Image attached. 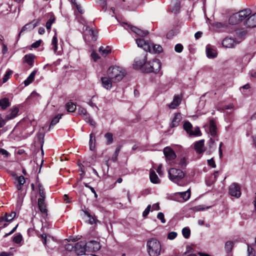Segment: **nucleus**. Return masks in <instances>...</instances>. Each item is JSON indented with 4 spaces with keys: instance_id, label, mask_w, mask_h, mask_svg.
Wrapping results in <instances>:
<instances>
[{
    "instance_id": "ea45409f",
    "label": "nucleus",
    "mask_w": 256,
    "mask_h": 256,
    "mask_svg": "<svg viewBox=\"0 0 256 256\" xmlns=\"http://www.w3.org/2000/svg\"><path fill=\"white\" fill-rule=\"evenodd\" d=\"M38 187L39 195L40 196V198L45 199L46 193L44 192V188L42 184H38Z\"/></svg>"
},
{
    "instance_id": "bf43d9fd",
    "label": "nucleus",
    "mask_w": 256,
    "mask_h": 256,
    "mask_svg": "<svg viewBox=\"0 0 256 256\" xmlns=\"http://www.w3.org/2000/svg\"><path fill=\"white\" fill-rule=\"evenodd\" d=\"M210 207H206L205 208L204 206H198L196 207H195V210L196 211H201V210H205L208 209Z\"/></svg>"
},
{
    "instance_id": "4468645a",
    "label": "nucleus",
    "mask_w": 256,
    "mask_h": 256,
    "mask_svg": "<svg viewBox=\"0 0 256 256\" xmlns=\"http://www.w3.org/2000/svg\"><path fill=\"white\" fill-rule=\"evenodd\" d=\"M136 43L138 47L142 48L145 51L150 49V42L146 41L142 38L136 40Z\"/></svg>"
},
{
    "instance_id": "a19ab883",
    "label": "nucleus",
    "mask_w": 256,
    "mask_h": 256,
    "mask_svg": "<svg viewBox=\"0 0 256 256\" xmlns=\"http://www.w3.org/2000/svg\"><path fill=\"white\" fill-rule=\"evenodd\" d=\"M88 32L92 37V39L94 41L96 40L98 37V32L92 28L88 30Z\"/></svg>"
},
{
    "instance_id": "c03bdc74",
    "label": "nucleus",
    "mask_w": 256,
    "mask_h": 256,
    "mask_svg": "<svg viewBox=\"0 0 256 256\" xmlns=\"http://www.w3.org/2000/svg\"><path fill=\"white\" fill-rule=\"evenodd\" d=\"M182 233L183 236L186 238H188L190 236V230L189 228H184L182 230Z\"/></svg>"
},
{
    "instance_id": "774afa93",
    "label": "nucleus",
    "mask_w": 256,
    "mask_h": 256,
    "mask_svg": "<svg viewBox=\"0 0 256 256\" xmlns=\"http://www.w3.org/2000/svg\"><path fill=\"white\" fill-rule=\"evenodd\" d=\"M76 7V9L78 10V11L80 14H82L84 13V11H83V10L82 9V7L80 6L78 4L75 2H74Z\"/></svg>"
},
{
    "instance_id": "6ab92c4d",
    "label": "nucleus",
    "mask_w": 256,
    "mask_h": 256,
    "mask_svg": "<svg viewBox=\"0 0 256 256\" xmlns=\"http://www.w3.org/2000/svg\"><path fill=\"white\" fill-rule=\"evenodd\" d=\"M194 148L198 153H203L206 150L204 146V140H202L196 142L194 144Z\"/></svg>"
},
{
    "instance_id": "39448f33",
    "label": "nucleus",
    "mask_w": 256,
    "mask_h": 256,
    "mask_svg": "<svg viewBox=\"0 0 256 256\" xmlns=\"http://www.w3.org/2000/svg\"><path fill=\"white\" fill-rule=\"evenodd\" d=\"M184 130L190 136H200V130L198 127H196L192 130V125L189 122H186L183 126Z\"/></svg>"
},
{
    "instance_id": "864d4df0",
    "label": "nucleus",
    "mask_w": 256,
    "mask_h": 256,
    "mask_svg": "<svg viewBox=\"0 0 256 256\" xmlns=\"http://www.w3.org/2000/svg\"><path fill=\"white\" fill-rule=\"evenodd\" d=\"M183 50V46L182 44H176L174 47V50L177 52H180Z\"/></svg>"
},
{
    "instance_id": "8fccbe9b",
    "label": "nucleus",
    "mask_w": 256,
    "mask_h": 256,
    "mask_svg": "<svg viewBox=\"0 0 256 256\" xmlns=\"http://www.w3.org/2000/svg\"><path fill=\"white\" fill-rule=\"evenodd\" d=\"M187 164L186 160L185 158H180L179 162V166L181 168H184L186 166Z\"/></svg>"
},
{
    "instance_id": "de8ad7c7",
    "label": "nucleus",
    "mask_w": 256,
    "mask_h": 256,
    "mask_svg": "<svg viewBox=\"0 0 256 256\" xmlns=\"http://www.w3.org/2000/svg\"><path fill=\"white\" fill-rule=\"evenodd\" d=\"M22 236L20 234H18L13 238V241L16 244H19L22 242Z\"/></svg>"
},
{
    "instance_id": "6e6552de",
    "label": "nucleus",
    "mask_w": 256,
    "mask_h": 256,
    "mask_svg": "<svg viewBox=\"0 0 256 256\" xmlns=\"http://www.w3.org/2000/svg\"><path fill=\"white\" fill-rule=\"evenodd\" d=\"M124 28L128 30H131L133 32L141 36H146L148 34V31L147 30H142L136 26L128 24H124Z\"/></svg>"
},
{
    "instance_id": "052dcab7",
    "label": "nucleus",
    "mask_w": 256,
    "mask_h": 256,
    "mask_svg": "<svg viewBox=\"0 0 256 256\" xmlns=\"http://www.w3.org/2000/svg\"><path fill=\"white\" fill-rule=\"evenodd\" d=\"M0 154L5 156L6 157H8L9 155L8 152L2 148H0Z\"/></svg>"
},
{
    "instance_id": "412c9836",
    "label": "nucleus",
    "mask_w": 256,
    "mask_h": 256,
    "mask_svg": "<svg viewBox=\"0 0 256 256\" xmlns=\"http://www.w3.org/2000/svg\"><path fill=\"white\" fill-rule=\"evenodd\" d=\"M38 206L40 210L44 214L47 215L46 206L44 202V199L38 198Z\"/></svg>"
},
{
    "instance_id": "423d86ee",
    "label": "nucleus",
    "mask_w": 256,
    "mask_h": 256,
    "mask_svg": "<svg viewBox=\"0 0 256 256\" xmlns=\"http://www.w3.org/2000/svg\"><path fill=\"white\" fill-rule=\"evenodd\" d=\"M74 251L78 255H82L87 251L86 242L80 241L74 245Z\"/></svg>"
},
{
    "instance_id": "37998d69",
    "label": "nucleus",
    "mask_w": 256,
    "mask_h": 256,
    "mask_svg": "<svg viewBox=\"0 0 256 256\" xmlns=\"http://www.w3.org/2000/svg\"><path fill=\"white\" fill-rule=\"evenodd\" d=\"M78 112L80 115L84 116L85 118L86 117H88L89 116L87 114L86 110L85 108H82V107L78 108Z\"/></svg>"
},
{
    "instance_id": "a211bd4d",
    "label": "nucleus",
    "mask_w": 256,
    "mask_h": 256,
    "mask_svg": "<svg viewBox=\"0 0 256 256\" xmlns=\"http://www.w3.org/2000/svg\"><path fill=\"white\" fill-rule=\"evenodd\" d=\"M36 56L34 54H27L23 58V62L26 63L30 66H32L34 64V60Z\"/></svg>"
},
{
    "instance_id": "603ef678",
    "label": "nucleus",
    "mask_w": 256,
    "mask_h": 256,
    "mask_svg": "<svg viewBox=\"0 0 256 256\" xmlns=\"http://www.w3.org/2000/svg\"><path fill=\"white\" fill-rule=\"evenodd\" d=\"M85 120L86 122H88L91 126L94 127L96 126V123L90 116L86 117Z\"/></svg>"
},
{
    "instance_id": "3c124183",
    "label": "nucleus",
    "mask_w": 256,
    "mask_h": 256,
    "mask_svg": "<svg viewBox=\"0 0 256 256\" xmlns=\"http://www.w3.org/2000/svg\"><path fill=\"white\" fill-rule=\"evenodd\" d=\"M157 218L160 220L161 222L163 224L166 222V220L164 219V214L162 212H160L157 214Z\"/></svg>"
},
{
    "instance_id": "69168bd1",
    "label": "nucleus",
    "mask_w": 256,
    "mask_h": 256,
    "mask_svg": "<svg viewBox=\"0 0 256 256\" xmlns=\"http://www.w3.org/2000/svg\"><path fill=\"white\" fill-rule=\"evenodd\" d=\"M152 210H158L160 209V205L158 203L154 204L152 206H151Z\"/></svg>"
},
{
    "instance_id": "72a5a7b5",
    "label": "nucleus",
    "mask_w": 256,
    "mask_h": 256,
    "mask_svg": "<svg viewBox=\"0 0 256 256\" xmlns=\"http://www.w3.org/2000/svg\"><path fill=\"white\" fill-rule=\"evenodd\" d=\"M217 54L215 50L210 48H206V55L208 58H214L216 57Z\"/></svg>"
},
{
    "instance_id": "79ce46f5",
    "label": "nucleus",
    "mask_w": 256,
    "mask_h": 256,
    "mask_svg": "<svg viewBox=\"0 0 256 256\" xmlns=\"http://www.w3.org/2000/svg\"><path fill=\"white\" fill-rule=\"evenodd\" d=\"M234 244L232 241H228L225 244V250L227 252H230L233 248Z\"/></svg>"
},
{
    "instance_id": "c756f323",
    "label": "nucleus",
    "mask_w": 256,
    "mask_h": 256,
    "mask_svg": "<svg viewBox=\"0 0 256 256\" xmlns=\"http://www.w3.org/2000/svg\"><path fill=\"white\" fill-rule=\"evenodd\" d=\"M229 23L231 24H236L240 22L237 13L232 15L228 20Z\"/></svg>"
},
{
    "instance_id": "393cba45",
    "label": "nucleus",
    "mask_w": 256,
    "mask_h": 256,
    "mask_svg": "<svg viewBox=\"0 0 256 256\" xmlns=\"http://www.w3.org/2000/svg\"><path fill=\"white\" fill-rule=\"evenodd\" d=\"M150 182L153 184H158L160 182V180L156 174L155 172L152 170H150Z\"/></svg>"
},
{
    "instance_id": "f03ea898",
    "label": "nucleus",
    "mask_w": 256,
    "mask_h": 256,
    "mask_svg": "<svg viewBox=\"0 0 256 256\" xmlns=\"http://www.w3.org/2000/svg\"><path fill=\"white\" fill-rule=\"evenodd\" d=\"M147 250L150 256H158L161 250L160 242L155 238L148 240L146 244Z\"/></svg>"
},
{
    "instance_id": "c9c22d12",
    "label": "nucleus",
    "mask_w": 256,
    "mask_h": 256,
    "mask_svg": "<svg viewBox=\"0 0 256 256\" xmlns=\"http://www.w3.org/2000/svg\"><path fill=\"white\" fill-rule=\"evenodd\" d=\"M66 110L68 112H74L76 109V106L73 102H68L66 105Z\"/></svg>"
},
{
    "instance_id": "9b49d317",
    "label": "nucleus",
    "mask_w": 256,
    "mask_h": 256,
    "mask_svg": "<svg viewBox=\"0 0 256 256\" xmlns=\"http://www.w3.org/2000/svg\"><path fill=\"white\" fill-rule=\"evenodd\" d=\"M222 44L226 48H234L238 43L234 38L226 37L222 40Z\"/></svg>"
},
{
    "instance_id": "9d476101",
    "label": "nucleus",
    "mask_w": 256,
    "mask_h": 256,
    "mask_svg": "<svg viewBox=\"0 0 256 256\" xmlns=\"http://www.w3.org/2000/svg\"><path fill=\"white\" fill-rule=\"evenodd\" d=\"M87 252H96L100 248V243L96 240H90L86 242Z\"/></svg>"
},
{
    "instance_id": "4c0bfd02",
    "label": "nucleus",
    "mask_w": 256,
    "mask_h": 256,
    "mask_svg": "<svg viewBox=\"0 0 256 256\" xmlns=\"http://www.w3.org/2000/svg\"><path fill=\"white\" fill-rule=\"evenodd\" d=\"M104 138L106 140V144H110L113 142V134L110 132H107L104 134Z\"/></svg>"
},
{
    "instance_id": "c85d7f7f",
    "label": "nucleus",
    "mask_w": 256,
    "mask_h": 256,
    "mask_svg": "<svg viewBox=\"0 0 256 256\" xmlns=\"http://www.w3.org/2000/svg\"><path fill=\"white\" fill-rule=\"evenodd\" d=\"M96 148V138L93 133L90 135L89 148L90 150H94Z\"/></svg>"
},
{
    "instance_id": "0e129e2a",
    "label": "nucleus",
    "mask_w": 256,
    "mask_h": 256,
    "mask_svg": "<svg viewBox=\"0 0 256 256\" xmlns=\"http://www.w3.org/2000/svg\"><path fill=\"white\" fill-rule=\"evenodd\" d=\"M208 163L210 166L212 168H215L216 166V164H215V162L213 158L208 160Z\"/></svg>"
},
{
    "instance_id": "5fc2aeb1",
    "label": "nucleus",
    "mask_w": 256,
    "mask_h": 256,
    "mask_svg": "<svg viewBox=\"0 0 256 256\" xmlns=\"http://www.w3.org/2000/svg\"><path fill=\"white\" fill-rule=\"evenodd\" d=\"M150 209H151V205L149 204V205L146 208L143 212L142 216L144 217L146 216L148 214H149V212H150Z\"/></svg>"
},
{
    "instance_id": "f704fd0d",
    "label": "nucleus",
    "mask_w": 256,
    "mask_h": 256,
    "mask_svg": "<svg viewBox=\"0 0 256 256\" xmlns=\"http://www.w3.org/2000/svg\"><path fill=\"white\" fill-rule=\"evenodd\" d=\"M63 114H58L55 116L52 120L50 124L49 129H50L52 126L56 125L58 124L60 120L62 118Z\"/></svg>"
},
{
    "instance_id": "4d7b16f0",
    "label": "nucleus",
    "mask_w": 256,
    "mask_h": 256,
    "mask_svg": "<svg viewBox=\"0 0 256 256\" xmlns=\"http://www.w3.org/2000/svg\"><path fill=\"white\" fill-rule=\"evenodd\" d=\"M176 236H177V233L174 232H170L168 234V238L169 240H172L174 239L176 237Z\"/></svg>"
},
{
    "instance_id": "f3484780",
    "label": "nucleus",
    "mask_w": 256,
    "mask_h": 256,
    "mask_svg": "<svg viewBox=\"0 0 256 256\" xmlns=\"http://www.w3.org/2000/svg\"><path fill=\"white\" fill-rule=\"evenodd\" d=\"M245 24L249 28L256 26V12L248 16L246 20Z\"/></svg>"
},
{
    "instance_id": "cd10ccee",
    "label": "nucleus",
    "mask_w": 256,
    "mask_h": 256,
    "mask_svg": "<svg viewBox=\"0 0 256 256\" xmlns=\"http://www.w3.org/2000/svg\"><path fill=\"white\" fill-rule=\"evenodd\" d=\"M56 21V18L54 15L52 14H49V19L47 21L46 24V29L50 32L51 26Z\"/></svg>"
},
{
    "instance_id": "2f4dec72",
    "label": "nucleus",
    "mask_w": 256,
    "mask_h": 256,
    "mask_svg": "<svg viewBox=\"0 0 256 256\" xmlns=\"http://www.w3.org/2000/svg\"><path fill=\"white\" fill-rule=\"evenodd\" d=\"M16 213L12 212L10 214L6 212L4 216L2 217V220L6 222H11L16 216Z\"/></svg>"
},
{
    "instance_id": "4be33fe9",
    "label": "nucleus",
    "mask_w": 256,
    "mask_h": 256,
    "mask_svg": "<svg viewBox=\"0 0 256 256\" xmlns=\"http://www.w3.org/2000/svg\"><path fill=\"white\" fill-rule=\"evenodd\" d=\"M182 120V116L180 113H176L172 120L170 126L176 127L178 126L180 122Z\"/></svg>"
},
{
    "instance_id": "e433bc0d",
    "label": "nucleus",
    "mask_w": 256,
    "mask_h": 256,
    "mask_svg": "<svg viewBox=\"0 0 256 256\" xmlns=\"http://www.w3.org/2000/svg\"><path fill=\"white\" fill-rule=\"evenodd\" d=\"M10 106L8 99L7 98H4L0 100V106L2 110L6 109Z\"/></svg>"
},
{
    "instance_id": "680f3d73",
    "label": "nucleus",
    "mask_w": 256,
    "mask_h": 256,
    "mask_svg": "<svg viewBox=\"0 0 256 256\" xmlns=\"http://www.w3.org/2000/svg\"><path fill=\"white\" fill-rule=\"evenodd\" d=\"M41 42V40L36 41L32 44V47L33 48H37L39 47L40 45Z\"/></svg>"
},
{
    "instance_id": "bb28decb",
    "label": "nucleus",
    "mask_w": 256,
    "mask_h": 256,
    "mask_svg": "<svg viewBox=\"0 0 256 256\" xmlns=\"http://www.w3.org/2000/svg\"><path fill=\"white\" fill-rule=\"evenodd\" d=\"M36 72H37V70H34L30 73V76L27 78L24 82V83L26 86L29 85L30 83H32L34 81Z\"/></svg>"
},
{
    "instance_id": "7ed1b4c3",
    "label": "nucleus",
    "mask_w": 256,
    "mask_h": 256,
    "mask_svg": "<svg viewBox=\"0 0 256 256\" xmlns=\"http://www.w3.org/2000/svg\"><path fill=\"white\" fill-rule=\"evenodd\" d=\"M170 179L174 183L178 182L184 176V172L180 169L171 168L168 170Z\"/></svg>"
},
{
    "instance_id": "f8f14e48",
    "label": "nucleus",
    "mask_w": 256,
    "mask_h": 256,
    "mask_svg": "<svg viewBox=\"0 0 256 256\" xmlns=\"http://www.w3.org/2000/svg\"><path fill=\"white\" fill-rule=\"evenodd\" d=\"M40 22V20L38 19L32 20V22L26 24L22 28L19 35H20L23 32L26 30H31L34 29L35 27L38 26Z\"/></svg>"
},
{
    "instance_id": "5701e85b",
    "label": "nucleus",
    "mask_w": 256,
    "mask_h": 256,
    "mask_svg": "<svg viewBox=\"0 0 256 256\" xmlns=\"http://www.w3.org/2000/svg\"><path fill=\"white\" fill-rule=\"evenodd\" d=\"M181 98L178 96H175L172 102L168 105L170 108H176L180 104Z\"/></svg>"
},
{
    "instance_id": "09e8293b",
    "label": "nucleus",
    "mask_w": 256,
    "mask_h": 256,
    "mask_svg": "<svg viewBox=\"0 0 256 256\" xmlns=\"http://www.w3.org/2000/svg\"><path fill=\"white\" fill-rule=\"evenodd\" d=\"M250 88V85L248 84H247L243 86H242L240 88V90L242 92V94H243L245 95L246 94V90H249Z\"/></svg>"
},
{
    "instance_id": "f257e3e1",
    "label": "nucleus",
    "mask_w": 256,
    "mask_h": 256,
    "mask_svg": "<svg viewBox=\"0 0 256 256\" xmlns=\"http://www.w3.org/2000/svg\"><path fill=\"white\" fill-rule=\"evenodd\" d=\"M106 74L114 83L120 81L126 75L125 70L118 66H110L107 70Z\"/></svg>"
},
{
    "instance_id": "a18cd8bd",
    "label": "nucleus",
    "mask_w": 256,
    "mask_h": 256,
    "mask_svg": "<svg viewBox=\"0 0 256 256\" xmlns=\"http://www.w3.org/2000/svg\"><path fill=\"white\" fill-rule=\"evenodd\" d=\"M84 212L85 214L86 215L88 216V221L89 224H94L95 223L94 218L90 216V214L88 212V211L84 210Z\"/></svg>"
},
{
    "instance_id": "1a4fd4ad",
    "label": "nucleus",
    "mask_w": 256,
    "mask_h": 256,
    "mask_svg": "<svg viewBox=\"0 0 256 256\" xmlns=\"http://www.w3.org/2000/svg\"><path fill=\"white\" fill-rule=\"evenodd\" d=\"M229 194L232 196L239 198L241 195L240 186L236 183L232 184L229 187Z\"/></svg>"
},
{
    "instance_id": "338daca9",
    "label": "nucleus",
    "mask_w": 256,
    "mask_h": 256,
    "mask_svg": "<svg viewBox=\"0 0 256 256\" xmlns=\"http://www.w3.org/2000/svg\"><path fill=\"white\" fill-rule=\"evenodd\" d=\"M8 120H6V118L4 119H3L2 117L1 114H0V128L2 127L6 124V122Z\"/></svg>"
},
{
    "instance_id": "58836bf2",
    "label": "nucleus",
    "mask_w": 256,
    "mask_h": 256,
    "mask_svg": "<svg viewBox=\"0 0 256 256\" xmlns=\"http://www.w3.org/2000/svg\"><path fill=\"white\" fill-rule=\"evenodd\" d=\"M179 194L181 198H182L184 200H187L190 198V189H188L186 192H181Z\"/></svg>"
},
{
    "instance_id": "0eeeda50",
    "label": "nucleus",
    "mask_w": 256,
    "mask_h": 256,
    "mask_svg": "<svg viewBox=\"0 0 256 256\" xmlns=\"http://www.w3.org/2000/svg\"><path fill=\"white\" fill-rule=\"evenodd\" d=\"M164 154L166 157V162L170 164L175 160L176 157V154L170 148L166 147L164 149Z\"/></svg>"
},
{
    "instance_id": "49530a36",
    "label": "nucleus",
    "mask_w": 256,
    "mask_h": 256,
    "mask_svg": "<svg viewBox=\"0 0 256 256\" xmlns=\"http://www.w3.org/2000/svg\"><path fill=\"white\" fill-rule=\"evenodd\" d=\"M12 72V70H8L6 72L2 78L3 82H6L10 78Z\"/></svg>"
},
{
    "instance_id": "6e6d98bb",
    "label": "nucleus",
    "mask_w": 256,
    "mask_h": 256,
    "mask_svg": "<svg viewBox=\"0 0 256 256\" xmlns=\"http://www.w3.org/2000/svg\"><path fill=\"white\" fill-rule=\"evenodd\" d=\"M16 179L18 184L24 185V184L25 183V178L24 177L22 176L17 177Z\"/></svg>"
},
{
    "instance_id": "b1692460",
    "label": "nucleus",
    "mask_w": 256,
    "mask_h": 256,
    "mask_svg": "<svg viewBox=\"0 0 256 256\" xmlns=\"http://www.w3.org/2000/svg\"><path fill=\"white\" fill-rule=\"evenodd\" d=\"M148 51L152 53H160L162 51V48L160 45L155 44L150 42V49Z\"/></svg>"
},
{
    "instance_id": "2eb2a0df",
    "label": "nucleus",
    "mask_w": 256,
    "mask_h": 256,
    "mask_svg": "<svg viewBox=\"0 0 256 256\" xmlns=\"http://www.w3.org/2000/svg\"><path fill=\"white\" fill-rule=\"evenodd\" d=\"M146 59L147 58L146 54L142 56L141 58H136L134 60V64L135 68H142L144 65H146Z\"/></svg>"
},
{
    "instance_id": "aec40b11",
    "label": "nucleus",
    "mask_w": 256,
    "mask_h": 256,
    "mask_svg": "<svg viewBox=\"0 0 256 256\" xmlns=\"http://www.w3.org/2000/svg\"><path fill=\"white\" fill-rule=\"evenodd\" d=\"M18 112L19 110L18 108L14 107L11 108L10 113L6 116V120H8L16 118L18 116Z\"/></svg>"
},
{
    "instance_id": "dca6fc26",
    "label": "nucleus",
    "mask_w": 256,
    "mask_h": 256,
    "mask_svg": "<svg viewBox=\"0 0 256 256\" xmlns=\"http://www.w3.org/2000/svg\"><path fill=\"white\" fill-rule=\"evenodd\" d=\"M236 13L238 16V18H239V19H240V22H241L242 20H244L246 19H247L248 18V16L252 14V11L249 8H246V9L243 10H240Z\"/></svg>"
},
{
    "instance_id": "473e14b6",
    "label": "nucleus",
    "mask_w": 256,
    "mask_h": 256,
    "mask_svg": "<svg viewBox=\"0 0 256 256\" xmlns=\"http://www.w3.org/2000/svg\"><path fill=\"white\" fill-rule=\"evenodd\" d=\"M54 32L55 34L52 40V48L54 50V52H56L58 49V38L56 30H54Z\"/></svg>"
},
{
    "instance_id": "13d9d810",
    "label": "nucleus",
    "mask_w": 256,
    "mask_h": 256,
    "mask_svg": "<svg viewBox=\"0 0 256 256\" xmlns=\"http://www.w3.org/2000/svg\"><path fill=\"white\" fill-rule=\"evenodd\" d=\"M65 248L68 251H72L74 249V246L70 244H66L65 245Z\"/></svg>"
},
{
    "instance_id": "20e7f679",
    "label": "nucleus",
    "mask_w": 256,
    "mask_h": 256,
    "mask_svg": "<svg viewBox=\"0 0 256 256\" xmlns=\"http://www.w3.org/2000/svg\"><path fill=\"white\" fill-rule=\"evenodd\" d=\"M161 68V63L160 60L154 59L152 61H149L146 64L145 70L147 72H158Z\"/></svg>"
},
{
    "instance_id": "e2e57ef3",
    "label": "nucleus",
    "mask_w": 256,
    "mask_h": 256,
    "mask_svg": "<svg viewBox=\"0 0 256 256\" xmlns=\"http://www.w3.org/2000/svg\"><path fill=\"white\" fill-rule=\"evenodd\" d=\"M91 56L94 61H96L98 60L100 58L98 54L94 52H93L92 53Z\"/></svg>"
},
{
    "instance_id": "7c9ffc66",
    "label": "nucleus",
    "mask_w": 256,
    "mask_h": 256,
    "mask_svg": "<svg viewBox=\"0 0 256 256\" xmlns=\"http://www.w3.org/2000/svg\"><path fill=\"white\" fill-rule=\"evenodd\" d=\"M98 51L102 56H106L110 52L111 48L108 46H106V47L101 46L100 47Z\"/></svg>"
},
{
    "instance_id": "a878e982",
    "label": "nucleus",
    "mask_w": 256,
    "mask_h": 256,
    "mask_svg": "<svg viewBox=\"0 0 256 256\" xmlns=\"http://www.w3.org/2000/svg\"><path fill=\"white\" fill-rule=\"evenodd\" d=\"M209 132L212 136H215L216 134V126L213 120L210 121Z\"/></svg>"
},
{
    "instance_id": "ddd939ff",
    "label": "nucleus",
    "mask_w": 256,
    "mask_h": 256,
    "mask_svg": "<svg viewBox=\"0 0 256 256\" xmlns=\"http://www.w3.org/2000/svg\"><path fill=\"white\" fill-rule=\"evenodd\" d=\"M102 86L106 90H110L114 82L112 80L107 74L100 78Z\"/></svg>"
}]
</instances>
